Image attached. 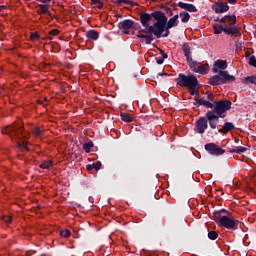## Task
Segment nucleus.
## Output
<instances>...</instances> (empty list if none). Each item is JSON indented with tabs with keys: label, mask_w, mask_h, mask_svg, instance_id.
Segmentation results:
<instances>
[{
	"label": "nucleus",
	"mask_w": 256,
	"mask_h": 256,
	"mask_svg": "<svg viewBox=\"0 0 256 256\" xmlns=\"http://www.w3.org/2000/svg\"><path fill=\"white\" fill-rule=\"evenodd\" d=\"M180 9H184V11H188L189 13H197V7L193 4L178 2L177 4Z\"/></svg>",
	"instance_id": "nucleus-16"
},
{
	"label": "nucleus",
	"mask_w": 256,
	"mask_h": 256,
	"mask_svg": "<svg viewBox=\"0 0 256 256\" xmlns=\"http://www.w3.org/2000/svg\"><path fill=\"white\" fill-rule=\"evenodd\" d=\"M205 151H208L210 155H215L216 157H219V155H223L225 153V150L215 143H208L204 146Z\"/></svg>",
	"instance_id": "nucleus-11"
},
{
	"label": "nucleus",
	"mask_w": 256,
	"mask_h": 256,
	"mask_svg": "<svg viewBox=\"0 0 256 256\" xmlns=\"http://www.w3.org/2000/svg\"><path fill=\"white\" fill-rule=\"evenodd\" d=\"M243 83H252V85H256V76H247L243 79Z\"/></svg>",
	"instance_id": "nucleus-27"
},
{
	"label": "nucleus",
	"mask_w": 256,
	"mask_h": 256,
	"mask_svg": "<svg viewBox=\"0 0 256 256\" xmlns=\"http://www.w3.org/2000/svg\"><path fill=\"white\" fill-rule=\"evenodd\" d=\"M228 3H230L231 5H235V3H237V0H227Z\"/></svg>",
	"instance_id": "nucleus-51"
},
{
	"label": "nucleus",
	"mask_w": 256,
	"mask_h": 256,
	"mask_svg": "<svg viewBox=\"0 0 256 256\" xmlns=\"http://www.w3.org/2000/svg\"><path fill=\"white\" fill-rule=\"evenodd\" d=\"M83 149L85 150V153H91V149H93V142L84 143Z\"/></svg>",
	"instance_id": "nucleus-30"
},
{
	"label": "nucleus",
	"mask_w": 256,
	"mask_h": 256,
	"mask_svg": "<svg viewBox=\"0 0 256 256\" xmlns=\"http://www.w3.org/2000/svg\"><path fill=\"white\" fill-rule=\"evenodd\" d=\"M166 13L167 15H169L170 17L173 16V10L171 8H167L166 9Z\"/></svg>",
	"instance_id": "nucleus-46"
},
{
	"label": "nucleus",
	"mask_w": 256,
	"mask_h": 256,
	"mask_svg": "<svg viewBox=\"0 0 256 256\" xmlns=\"http://www.w3.org/2000/svg\"><path fill=\"white\" fill-rule=\"evenodd\" d=\"M3 219L7 225L11 224V222L13 221V218H11V216H6Z\"/></svg>",
	"instance_id": "nucleus-42"
},
{
	"label": "nucleus",
	"mask_w": 256,
	"mask_h": 256,
	"mask_svg": "<svg viewBox=\"0 0 256 256\" xmlns=\"http://www.w3.org/2000/svg\"><path fill=\"white\" fill-rule=\"evenodd\" d=\"M144 28L145 29L140 28L136 37H138L139 39H145V44L151 45V43L153 42V39H155L153 37V33H151V31H149V27H144Z\"/></svg>",
	"instance_id": "nucleus-10"
},
{
	"label": "nucleus",
	"mask_w": 256,
	"mask_h": 256,
	"mask_svg": "<svg viewBox=\"0 0 256 256\" xmlns=\"http://www.w3.org/2000/svg\"><path fill=\"white\" fill-rule=\"evenodd\" d=\"M198 86H199V84H194L193 86L188 87L190 95H195V97L197 95H199V92H197V87Z\"/></svg>",
	"instance_id": "nucleus-29"
},
{
	"label": "nucleus",
	"mask_w": 256,
	"mask_h": 256,
	"mask_svg": "<svg viewBox=\"0 0 256 256\" xmlns=\"http://www.w3.org/2000/svg\"><path fill=\"white\" fill-rule=\"evenodd\" d=\"M233 129H235V124H233V122H226L224 123L223 127L218 130V133H223L226 135V133L233 131Z\"/></svg>",
	"instance_id": "nucleus-18"
},
{
	"label": "nucleus",
	"mask_w": 256,
	"mask_h": 256,
	"mask_svg": "<svg viewBox=\"0 0 256 256\" xmlns=\"http://www.w3.org/2000/svg\"><path fill=\"white\" fill-rule=\"evenodd\" d=\"M122 3H125L126 5H130V7L137 6V3L130 1V0H122Z\"/></svg>",
	"instance_id": "nucleus-40"
},
{
	"label": "nucleus",
	"mask_w": 256,
	"mask_h": 256,
	"mask_svg": "<svg viewBox=\"0 0 256 256\" xmlns=\"http://www.w3.org/2000/svg\"><path fill=\"white\" fill-rule=\"evenodd\" d=\"M219 211V213H220V215H231V213L229 212V211H227V210H225V209H221V210H218Z\"/></svg>",
	"instance_id": "nucleus-44"
},
{
	"label": "nucleus",
	"mask_w": 256,
	"mask_h": 256,
	"mask_svg": "<svg viewBox=\"0 0 256 256\" xmlns=\"http://www.w3.org/2000/svg\"><path fill=\"white\" fill-rule=\"evenodd\" d=\"M17 147L22 151V153H25V151H29V148H27V142H17Z\"/></svg>",
	"instance_id": "nucleus-26"
},
{
	"label": "nucleus",
	"mask_w": 256,
	"mask_h": 256,
	"mask_svg": "<svg viewBox=\"0 0 256 256\" xmlns=\"http://www.w3.org/2000/svg\"><path fill=\"white\" fill-rule=\"evenodd\" d=\"M164 62H165V60H164L162 57L156 58V63H157L158 65H163Z\"/></svg>",
	"instance_id": "nucleus-43"
},
{
	"label": "nucleus",
	"mask_w": 256,
	"mask_h": 256,
	"mask_svg": "<svg viewBox=\"0 0 256 256\" xmlns=\"http://www.w3.org/2000/svg\"><path fill=\"white\" fill-rule=\"evenodd\" d=\"M2 133L4 135H10V137H14V139H21V137L25 138V135H23V128L15 123L2 129Z\"/></svg>",
	"instance_id": "nucleus-7"
},
{
	"label": "nucleus",
	"mask_w": 256,
	"mask_h": 256,
	"mask_svg": "<svg viewBox=\"0 0 256 256\" xmlns=\"http://www.w3.org/2000/svg\"><path fill=\"white\" fill-rule=\"evenodd\" d=\"M194 101L193 105L195 107L203 106L206 109H212L206 112L210 129H217L219 119H225L227 111H231V105H233L231 100H215V95L211 92H207L206 97L203 98L196 94Z\"/></svg>",
	"instance_id": "nucleus-1"
},
{
	"label": "nucleus",
	"mask_w": 256,
	"mask_h": 256,
	"mask_svg": "<svg viewBox=\"0 0 256 256\" xmlns=\"http://www.w3.org/2000/svg\"><path fill=\"white\" fill-rule=\"evenodd\" d=\"M32 253H35V250H29L26 252V255L27 256H31Z\"/></svg>",
	"instance_id": "nucleus-50"
},
{
	"label": "nucleus",
	"mask_w": 256,
	"mask_h": 256,
	"mask_svg": "<svg viewBox=\"0 0 256 256\" xmlns=\"http://www.w3.org/2000/svg\"><path fill=\"white\" fill-rule=\"evenodd\" d=\"M49 35H52V37H57V35H59V30L53 29L49 32Z\"/></svg>",
	"instance_id": "nucleus-41"
},
{
	"label": "nucleus",
	"mask_w": 256,
	"mask_h": 256,
	"mask_svg": "<svg viewBox=\"0 0 256 256\" xmlns=\"http://www.w3.org/2000/svg\"><path fill=\"white\" fill-rule=\"evenodd\" d=\"M219 226L225 227V229H229L230 231H237V229H241V222L234 217L222 216Z\"/></svg>",
	"instance_id": "nucleus-6"
},
{
	"label": "nucleus",
	"mask_w": 256,
	"mask_h": 256,
	"mask_svg": "<svg viewBox=\"0 0 256 256\" xmlns=\"http://www.w3.org/2000/svg\"><path fill=\"white\" fill-rule=\"evenodd\" d=\"M220 25L225 27H231V29H237L235 25H237V17L235 15L229 16L225 15L220 19Z\"/></svg>",
	"instance_id": "nucleus-12"
},
{
	"label": "nucleus",
	"mask_w": 256,
	"mask_h": 256,
	"mask_svg": "<svg viewBox=\"0 0 256 256\" xmlns=\"http://www.w3.org/2000/svg\"><path fill=\"white\" fill-rule=\"evenodd\" d=\"M214 21H216L217 23H220L221 19H219V17H217L216 19H214Z\"/></svg>",
	"instance_id": "nucleus-55"
},
{
	"label": "nucleus",
	"mask_w": 256,
	"mask_h": 256,
	"mask_svg": "<svg viewBox=\"0 0 256 256\" xmlns=\"http://www.w3.org/2000/svg\"><path fill=\"white\" fill-rule=\"evenodd\" d=\"M86 169H87V171H91L92 169H94L93 164L86 165Z\"/></svg>",
	"instance_id": "nucleus-49"
},
{
	"label": "nucleus",
	"mask_w": 256,
	"mask_h": 256,
	"mask_svg": "<svg viewBox=\"0 0 256 256\" xmlns=\"http://www.w3.org/2000/svg\"><path fill=\"white\" fill-rule=\"evenodd\" d=\"M167 25V15L165 12L160 13L159 17L152 25L149 27V31H151L152 35L156 37V39H161L163 33H165V27Z\"/></svg>",
	"instance_id": "nucleus-3"
},
{
	"label": "nucleus",
	"mask_w": 256,
	"mask_h": 256,
	"mask_svg": "<svg viewBox=\"0 0 256 256\" xmlns=\"http://www.w3.org/2000/svg\"><path fill=\"white\" fill-rule=\"evenodd\" d=\"M217 237H219V234L217 233V231H209L208 232V239H210L211 241H215V239H217Z\"/></svg>",
	"instance_id": "nucleus-31"
},
{
	"label": "nucleus",
	"mask_w": 256,
	"mask_h": 256,
	"mask_svg": "<svg viewBox=\"0 0 256 256\" xmlns=\"http://www.w3.org/2000/svg\"><path fill=\"white\" fill-rule=\"evenodd\" d=\"M92 200H93V198L90 197V198H89V201H92Z\"/></svg>",
	"instance_id": "nucleus-57"
},
{
	"label": "nucleus",
	"mask_w": 256,
	"mask_h": 256,
	"mask_svg": "<svg viewBox=\"0 0 256 256\" xmlns=\"http://www.w3.org/2000/svg\"><path fill=\"white\" fill-rule=\"evenodd\" d=\"M213 217L215 218L216 223H217L218 225H220L221 218L223 217V216H221V212H219V211H214V212H213Z\"/></svg>",
	"instance_id": "nucleus-32"
},
{
	"label": "nucleus",
	"mask_w": 256,
	"mask_h": 256,
	"mask_svg": "<svg viewBox=\"0 0 256 256\" xmlns=\"http://www.w3.org/2000/svg\"><path fill=\"white\" fill-rule=\"evenodd\" d=\"M61 237H65L66 239L71 237V230L65 229L60 231Z\"/></svg>",
	"instance_id": "nucleus-34"
},
{
	"label": "nucleus",
	"mask_w": 256,
	"mask_h": 256,
	"mask_svg": "<svg viewBox=\"0 0 256 256\" xmlns=\"http://www.w3.org/2000/svg\"><path fill=\"white\" fill-rule=\"evenodd\" d=\"M178 17H180L183 23H189V19H191V15L187 11L180 12Z\"/></svg>",
	"instance_id": "nucleus-22"
},
{
	"label": "nucleus",
	"mask_w": 256,
	"mask_h": 256,
	"mask_svg": "<svg viewBox=\"0 0 256 256\" xmlns=\"http://www.w3.org/2000/svg\"><path fill=\"white\" fill-rule=\"evenodd\" d=\"M39 105H43V101L38 100Z\"/></svg>",
	"instance_id": "nucleus-56"
},
{
	"label": "nucleus",
	"mask_w": 256,
	"mask_h": 256,
	"mask_svg": "<svg viewBox=\"0 0 256 256\" xmlns=\"http://www.w3.org/2000/svg\"><path fill=\"white\" fill-rule=\"evenodd\" d=\"M37 1H39L40 3H44V5H47L52 0H37Z\"/></svg>",
	"instance_id": "nucleus-48"
},
{
	"label": "nucleus",
	"mask_w": 256,
	"mask_h": 256,
	"mask_svg": "<svg viewBox=\"0 0 256 256\" xmlns=\"http://www.w3.org/2000/svg\"><path fill=\"white\" fill-rule=\"evenodd\" d=\"M169 26H164V33H162V37H169V35H171V31H169Z\"/></svg>",
	"instance_id": "nucleus-36"
},
{
	"label": "nucleus",
	"mask_w": 256,
	"mask_h": 256,
	"mask_svg": "<svg viewBox=\"0 0 256 256\" xmlns=\"http://www.w3.org/2000/svg\"><path fill=\"white\" fill-rule=\"evenodd\" d=\"M162 12L163 11L161 10H153L151 13L140 12L139 21L142 27H151V23H153V21H156Z\"/></svg>",
	"instance_id": "nucleus-5"
},
{
	"label": "nucleus",
	"mask_w": 256,
	"mask_h": 256,
	"mask_svg": "<svg viewBox=\"0 0 256 256\" xmlns=\"http://www.w3.org/2000/svg\"><path fill=\"white\" fill-rule=\"evenodd\" d=\"M249 65L256 68V58H255V56H251L249 58Z\"/></svg>",
	"instance_id": "nucleus-39"
},
{
	"label": "nucleus",
	"mask_w": 256,
	"mask_h": 256,
	"mask_svg": "<svg viewBox=\"0 0 256 256\" xmlns=\"http://www.w3.org/2000/svg\"><path fill=\"white\" fill-rule=\"evenodd\" d=\"M212 9L215 13H227V11H229V5L227 2L218 1L212 5Z\"/></svg>",
	"instance_id": "nucleus-14"
},
{
	"label": "nucleus",
	"mask_w": 256,
	"mask_h": 256,
	"mask_svg": "<svg viewBox=\"0 0 256 256\" xmlns=\"http://www.w3.org/2000/svg\"><path fill=\"white\" fill-rule=\"evenodd\" d=\"M227 69V61L225 60H217L214 63L212 68L213 73H218L208 79L209 85L217 86V85H225L227 83H233L235 81V76L230 75Z\"/></svg>",
	"instance_id": "nucleus-2"
},
{
	"label": "nucleus",
	"mask_w": 256,
	"mask_h": 256,
	"mask_svg": "<svg viewBox=\"0 0 256 256\" xmlns=\"http://www.w3.org/2000/svg\"><path fill=\"white\" fill-rule=\"evenodd\" d=\"M37 13L38 15H48L50 19L55 18V16L51 14V11H49V4H38Z\"/></svg>",
	"instance_id": "nucleus-15"
},
{
	"label": "nucleus",
	"mask_w": 256,
	"mask_h": 256,
	"mask_svg": "<svg viewBox=\"0 0 256 256\" xmlns=\"http://www.w3.org/2000/svg\"><path fill=\"white\" fill-rule=\"evenodd\" d=\"M247 151V148L243 147V146H238L232 150H230V153H245Z\"/></svg>",
	"instance_id": "nucleus-28"
},
{
	"label": "nucleus",
	"mask_w": 256,
	"mask_h": 256,
	"mask_svg": "<svg viewBox=\"0 0 256 256\" xmlns=\"http://www.w3.org/2000/svg\"><path fill=\"white\" fill-rule=\"evenodd\" d=\"M91 3L93 5H96V7L98 9H103V7H104V4H103V2L101 0H91Z\"/></svg>",
	"instance_id": "nucleus-35"
},
{
	"label": "nucleus",
	"mask_w": 256,
	"mask_h": 256,
	"mask_svg": "<svg viewBox=\"0 0 256 256\" xmlns=\"http://www.w3.org/2000/svg\"><path fill=\"white\" fill-rule=\"evenodd\" d=\"M86 37L91 41H97V39H99V32H97V30H88L86 32Z\"/></svg>",
	"instance_id": "nucleus-20"
},
{
	"label": "nucleus",
	"mask_w": 256,
	"mask_h": 256,
	"mask_svg": "<svg viewBox=\"0 0 256 256\" xmlns=\"http://www.w3.org/2000/svg\"><path fill=\"white\" fill-rule=\"evenodd\" d=\"M39 37H40L39 32H34L30 35L31 41H37V39H39Z\"/></svg>",
	"instance_id": "nucleus-37"
},
{
	"label": "nucleus",
	"mask_w": 256,
	"mask_h": 256,
	"mask_svg": "<svg viewBox=\"0 0 256 256\" xmlns=\"http://www.w3.org/2000/svg\"><path fill=\"white\" fill-rule=\"evenodd\" d=\"M209 71V66L202 64V65H198V70H196V73H200V75H207Z\"/></svg>",
	"instance_id": "nucleus-23"
},
{
	"label": "nucleus",
	"mask_w": 256,
	"mask_h": 256,
	"mask_svg": "<svg viewBox=\"0 0 256 256\" xmlns=\"http://www.w3.org/2000/svg\"><path fill=\"white\" fill-rule=\"evenodd\" d=\"M39 167L40 169H51L53 167V162L51 160L42 161Z\"/></svg>",
	"instance_id": "nucleus-25"
},
{
	"label": "nucleus",
	"mask_w": 256,
	"mask_h": 256,
	"mask_svg": "<svg viewBox=\"0 0 256 256\" xmlns=\"http://www.w3.org/2000/svg\"><path fill=\"white\" fill-rule=\"evenodd\" d=\"M112 3H118V4H121V3H123V0H112Z\"/></svg>",
	"instance_id": "nucleus-52"
},
{
	"label": "nucleus",
	"mask_w": 256,
	"mask_h": 256,
	"mask_svg": "<svg viewBox=\"0 0 256 256\" xmlns=\"http://www.w3.org/2000/svg\"><path fill=\"white\" fill-rule=\"evenodd\" d=\"M32 133L35 135V137H41L43 131H41L40 127H34Z\"/></svg>",
	"instance_id": "nucleus-33"
},
{
	"label": "nucleus",
	"mask_w": 256,
	"mask_h": 256,
	"mask_svg": "<svg viewBox=\"0 0 256 256\" xmlns=\"http://www.w3.org/2000/svg\"><path fill=\"white\" fill-rule=\"evenodd\" d=\"M44 101H47V98H44Z\"/></svg>",
	"instance_id": "nucleus-58"
},
{
	"label": "nucleus",
	"mask_w": 256,
	"mask_h": 256,
	"mask_svg": "<svg viewBox=\"0 0 256 256\" xmlns=\"http://www.w3.org/2000/svg\"><path fill=\"white\" fill-rule=\"evenodd\" d=\"M175 83L180 87H187L188 89L194 85H199V80H197V77L193 74L187 76L183 73H180L178 74V77L175 78Z\"/></svg>",
	"instance_id": "nucleus-4"
},
{
	"label": "nucleus",
	"mask_w": 256,
	"mask_h": 256,
	"mask_svg": "<svg viewBox=\"0 0 256 256\" xmlns=\"http://www.w3.org/2000/svg\"><path fill=\"white\" fill-rule=\"evenodd\" d=\"M101 161H97L96 163L92 164L93 169H95L96 171H99L101 169Z\"/></svg>",
	"instance_id": "nucleus-38"
},
{
	"label": "nucleus",
	"mask_w": 256,
	"mask_h": 256,
	"mask_svg": "<svg viewBox=\"0 0 256 256\" xmlns=\"http://www.w3.org/2000/svg\"><path fill=\"white\" fill-rule=\"evenodd\" d=\"M153 227H154V228H156V227H161V222H158V223L154 224Z\"/></svg>",
	"instance_id": "nucleus-53"
},
{
	"label": "nucleus",
	"mask_w": 256,
	"mask_h": 256,
	"mask_svg": "<svg viewBox=\"0 0 256 256\" xmlns=\"http://www.w3.org/2000/svg\"><path fill=\"white\" fill-rule=\"evenodd\" d=\"M187 63L191 69V71H193L194 73H196L197 71H199L198 67H199V62L193 60V58H191V60H187Z\"/></svg>",
	"instance_id": "nucleus-21"
},
{
	"label": "nucleus",
	"mask_w": 256,
	"mask_h": 256,
	"mask_svg": "<svg viewBox=\"0 0 256 256\" xmlns=\"http://www.w3.org/2000/svg\"><path fill=\"white\" fill-rule=\"evenodd\" d=\"M179 25V14L174 15L172 18H167L166 26L173 29Z\"/></svg>",
	"instance_id": "nucleus-17"
},
{
	"label": "nucleus",
	"mask_w": 256,
	"mask_h": 256,
	"mask_svg": "<svg viewBox=\"0 0 256 256\" xmlns=\"http://www.w3.org/2000/svg\"><path fill=\"white\" fill-rule=\"evenodd\" d=\"M215 35H221L225 33L226 35H233V37H241V30L239 28H231L230 26H222L218 24L213 27Z\"/></svg>",
	"instance_id": "nucleus-8"
},
{
	"label": "nucleus",
	"mask_w": 256,
	"mask_h": 256,
	"mask_svg": "<svg viewBox=\"0 0 256 256\" xmlns=\"http://www.w3.org/2000/svg\"><path fill=\"white\" fill-rule=\"evenodd\" d=\"M160 53L162 55V59H164V60L169 57V55H167V53H165V51H163V50H160Z\"/></svg>",
	"instance_id": "nucleus-45"
},
{
	"label": "nucleus",
	"mask_w": 256,
	"mask_h": 256,
	"mask_svg": "<svg viewBox=\"0 0 256 256\" xmlns=\"http://www.w3.org/2000/svg\"><path fill=\"white\" fill-rule=\"evenodd\" d=\"M120 117L125 123H131L133 121V117L129 113L121 112Z\"/></svg>",
	"instance_id": "nucleus-24"
},
{
	"label": "nucleus",
	"mask_w": 256,
	"mask_h": 256,
	"mask_svg": "<svg viewBox=\"0 0 256 256\" xmlns=\"http://www.w3.org/2000/svg\"><path fill=\"white\" fill-rule=\"evenodd\" d=\"M209 119H207V114L205 116L200 117L196 121V125L194 127L195 133H198L199 135H203L205 131H207L209 124H208Z\"/></svg>",
	"instance_id": "nucleus-9"
},
{
	"label": "nucleus",
	"mask_w": 256,
	"mask_h": 256,
	"mask_svg": "<svg viewBox=\"0 0 256 256\" xmlns=\"http://www.w3.org/2000/svg\"><path fill=\"white\" fill-rule=\"evenodd\" d=\"M159 75H161L162 77H169V74L167 73H163V74L159 73Z\"/></svg>",
	"instance_id": "nucleus-54"
},
{
	"label": "nucleus",
	"mask_w": 256,
	"mask_h": 256,
	"mask_svg": "<svg viewBox=\"0 0 256 256\" xmlns=\"http://www.w3.org/2000/svg\"><path fill=\"white\" fill-rule=\"evenodd\" d=\"M132 29H135V30L141 29V25L136 24V23L134 22V24H133V26H132Z\"/></svg>",
	"instance_id": "nucleus-47"
},
{
	"label": "nucleus",
	"mask_w": 256,
	"mask_h": 256,
	"mask_svg": "<svg viewBox=\"0 0 256 256\" xmlns=\"http://www.w3.org/2000/svg\"><path fill=\"white\" fill-rule=\"evenodd\" d=\"M134 21L131 19H126L118 23V29H121L124 35H129V29H132Z\"/></svg>",
	"instance_id": "nucleus-13"
},
{
	"label": "nucleus",
	"mask_w": 256,
	"mask_h": 256,
	"mask_svg": "<svg viewBox=\"0 0 256 256\" xmlns=\"http://www.w3.org/2000/svg\"><path fill=\"white\" fill-rule=\"evenodd\" d=\"M182 51L184 53V56L186 57V61H191L193 57L191 56V46H189V43H184L182 45Z\"/></svg>",
	"instance_id": "nucleus-19"
}]
</instances>
